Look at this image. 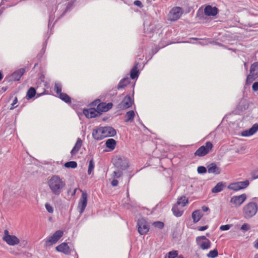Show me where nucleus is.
Listing matches in <instances>:
<instances>
[{
    "mask_svg": "<svg viewBox=\"0 0 258 258\" xmlns=\"http://www.w3.org/2000/svg\"><path fill=\"white\" fill-rule=\"evenodd\" d=\"M48 185L51 192L55 195H59L66 186V182L58 175H54L48 179Z\"/></svg>",
    "mask_w": 258,
    "mask_h": 258,
    "instance_id": "f257e3e1",
    "label": "nucleus"
},
{
    "mask_svg": "<svg viewBox=\"0 0 258 258\" xmlns=\"http://www.w3.org/2000/svg\"><path fill=\"white\" fill-rule=\"evenodd\" d=\"M258 211V205L254 202L245 204L242 209L243 217L245 219H250L255 215Z\"/></svg>",
    "mask_w": 258,
    "mask_h": 258,
    "instance_id": "f03ea898",
    "label": "nucleus"
},
{
    "mask_svg": "<svg viewBox=\"0 0 258 258\" xmlns=\"http://www.w3.org/2000/svg\"><path fill=\"white\" fill-rule=\"evenodd\" d=\"M99 99H97L93 101L92 103V105L96 106V109L98 111L99 115H100L102 112H106L110 109L112 106L113 104L111 102L105 103V102H100Z\"/></svg>",
    "mask_w": 258,
    "mask_h": 258,
    "instance_id": "7ed1b4c3",
    "label": "nucleus"
},
{
    "mask_svg": "<svg viewBox=\"0 0 258 258\" xmlns=\"http://www.w3.org/2000/svg\"><path fill=\"white\" fill-rule=\"evenodd\" d=\"M63 232L62 230H57L55 231L51 236H49L45 239V246H50L55 244L63 236Z\"/></svg>",
    "mask_w": 258,
    "mask_h": 258,
    "instance_id": "20e7f679",
    "label": "nucleus"
},
{
    "mask_svg": "<svg viewBox=\"0 0 258 258\" xmlns=\"http://www.w3.org/2000/svg\"><path fill=\"white\" fill-rule=\"evenodd\" d=\"M213 147V144L210 142H207L205 145L201 146L195 152V156L203 157L207 155Z\"/></svg>",
    "mask_w": 258,
    "mask_h": 258,
    "instance_id": "39448f33",
    "label": "nucleus"
},
{
    "mask_svg": "<svg viewBox=\"0 0 258 258\" xmlns=\"http://www.w3.org/2000/svg\"><path fill=\"white\" fill-rule=\"evenodd\" d=\"M183 11L179 7H173L168 14V20L171 21H175L178 20L183 14Z\"/></svg>",
    "mask_w": 258,
    "mask_h": 258,
    "instance_id": "423d86ee",
    "label": "nucleus"
},
{
    "mask_svg": "<svg viewBox=\"0 0 258 258\" xmlns=\"http://www.w3.org/2000/svg\"><path fill=\"white\" fill-rule=\"evenodd\" d=\"M258 77V62L252 63L250 68V74L247 76L246 84L252 83Z\"/></svg>",
    "mask_w": 258,
    "mask_h": 258,
    "instance_id": "0eeeda50",
    "label": "nucleus"
},
{
    "mask_svg": "<svg viewBox=\"0 0 258 258\" xmlns=\"http://www.w3.org/2000/svg\"><path fill=\"white\" fill-rule=\"evenodd\" d=\"M249 181L248 180H245L243 181H238L230 183L228 186V188L233 191H239L244 189L248 186Z\"/></svg>",
    "mask_w": 258,
    "mask_h": 258,
    "instance_id": "6e6552de",
    "label": "nucleus"
},
{
    "mask_svg": "<svg viewBox=\"0 0 258 258\" xmlns=\"http://www.w3.org/2000/svg\"><path fill=\"white\" fill-rule=\"evenodd\" d=\"M3 239L9 245H15L20 243L19 239L15 235L9 234V231L5 230L4 231V236Z\"/></svg>",
    "mask_w": 258,
    "mask_h": 258,
    "instance_id": "1a4fd4ad",
    "label": "nucleus"
},
{
    "mask_svg": "<svg viewBox=\"0 0 258 258\" xmlns=\"http://www.w3.org/2000/svg\"><path fill=\"white\" fill-rule=\"evenodd\" d=\"M247 196L242 194L238 196H233L230 200V203L235 208L239 207L246 200Z\"/></svg>",
    "mask_w": 258,
    "mask_h": 258,
    "instance_id": "9d476101",
    "label": "nucleus"
},
{
    "mask_svg": "<svg viewBox=\"0 0 258 258\" xmlns=\"http://www.w3.org/2000/svg\"><path fill=\"white\" fill-rule=\"evenodd\" d=\"M196 242L199 247L203 250L208 249L211 247V242L205 236L197 237Z\"/></svg>",
    "mask_w": 258,
    "mask_h": 258,
    "instance_id": "9b49d317",
    "label": "nucleus"
},
{
    "mask_svg": "<svg viewBox=\"0 0 258 258\" xmlns=\"http://www.w3.org/2000/svg\"><path fill=\"white\" fill-rule=\"evenodd\" d=\"M137 227L138 232L141 235L147 233L149 230V226L148 223L144 218H141L138 220Z\"/></svg>",
    "mask_w": 258,
    "mask_h": 258,
    "instance_id": "f8f14e48",
    "label": "nucleus"
},
{
    "mask_svg": "<svg viewBox=\"0 0 258 258\" xmlns=\"http://www.w3.org/2000/svg\"><path fill=\"white\" fill-rule=\"evenodd\" d=\"M88 195L86 191H82L81 197L79 200L78 209L80 213L82 214L87 205Z\"/></svg>",
    "mask_w": 258,
    "mask_h": 258,
    "instance_id": "ddd939ff",
    "label": "nucleus"
},
{
    "mask_svg": "<svg viewBox=\"0 0 258 258\" xmlns=\"http://www.w3.org/2000/svg\"><path fill=\"white\" fill-rule=\"evenodd\" d=\"M134 102V100L131 98L130 95H126L122 101L118 104V107L120 109H126L131 107Z\"/></svg>",
    "mask_w": 258,
    "mask_h": 258,
    "instance_id": "4468645a",
    "label": "nucleus"
},
{
    "mask_svg": "<svg viewBox=\"0 0 258 258\" xmlns=\"http://www.w3.org/2000/svg\"><path fill=\"white\" fill-rule=\"evenodd\" d=\"M83 113L86 117L91 118L100 116L97 109L89 108L83 110Z\"/></svg>",
    "mask_w": 258,
    "mask_h": 258,
    "instance_id": "2eb2a0df",
    "label": "nucleus"
},
{
    "mask_svg": "<svg viewBox=\"0 0 258 258\" xmlns=\"http://www.w3.org/2000/svg\"><path fill=\"white\" fill-rule=\"evenodd\" d=\"M55 249L56 251L67 255L69 254L71 252L70 248L66 242H63L58 245Z\"/></svg>",
    "mask_w": 258,
    "mask_h": 258,
    "instance_id": "dca6fc26",
    "label": "nucleus"
},
{
    "mask_svg": "<svg viewBox=\"0 0 258 258\" xmlns=\"http://www.w3.org/2000/svg\"><path fill=\"white\" fill-rule=\"evenodd\" d=\"M92 136L93 138L96 140H101L105 138V135L104 134L102 127L93 130Z\"/></svg>",
    "mask_w": 258,
    "mask_h": 258,
    "instance_id": "f3484780",
    "label": "nucleus"
},
{
    "mask_svg": "<svg viewBox=\"0 0 258 258\" xmlns=\"http://www.w3.org/2000/svg\"><path fill=\"white\" fill-rule=\"evenodd\" d=\"M218 13V9L211 6H207L204 9V14L208 16H215Z\"/></svg>",
    "mask_w": 258,
    "mask_h": 258,
    "instance_id": "a211bd4d",
    "label": "nucleus"
},
{
    "mask_svg": "<svg viewBox=\"0 0 258 258\" xmlns=\"http://www.w3.org/2000/svg\"><path fill=\"white\" fill-rule=\"evenodd\" d=\"M258 131V124L255 123L247 130L243 131L241 135L243 137H249L254 135Z\"/></svg>",
    "mask_w": 258,
    "mask_h": 258,
    "instance_id": "6ab92c4d",
    "label": "nucleus"
},
{
    "mask_svg": "<svg viewBox=\"0 0 258 258\" xmlns=\"http://www.w3.org/2000/svg\"><path fill=\"white\" fill-rule=\"evenodd\" d=\"M105 135V138L108 137H113L116 135V131L112 127L105 126L102 127Z\"/></svg>",
    "mask_w": 258,
    "mask_h": 258,
    "instance_id": "aec40b11",
    "label": "nucleus"
},
{
    "mask_svg": "<svg viewBox=\"0 0 258 258\" xmlns=\"http://www.w3.org/2000/svg\"><path fill=\"white\" fill-rule=\"evenodd\" d=\"M139 66V63L137 62L131 69L130 72V77L132 79H135L138 77L139 75V71L138 70Z\"/></svg>",
    "mask_w": 258,
    "mask_h": 258,
    "instance_id": "412c9836",
    "label": "nucleus"
},
{
    "mask_svg": "<svg viewBox=\"0 0 258 258\" xmlns=\"http://www.w3.org/2000/svg\"><path fill=\"white\" fill-rule=\"evenodd\" d=\"M208 171L209 173L219 174L221 170L215 163H211L208 166Z\"/></svg>",
    "mask_w": 258,
    "mask_h": 258,
    "instance_id": "4be33fe9",
    "label": "nucleus"
},
{
    "mask_svg": "<svg viewBox=\"0 0 258 258\" xmlns=\"http://www.w3.org/2000/svg\"><path fill=\"white\" fill-rule=\"evenodd\" d=\"M82 140L80 138H78L75 144V146L72 149L71 154L72 156L76 154V153L79 151L81 146H82Z\"/></svg>",
    "mask_w": 258,
    "mask_h": 258,
    "instance_id": "5701e85b",
    "label": "nucleus"
},
{
    "mask_svg": "<svg viewBox=\"0 0 258 258\" xmlns=\"http://www.w3.org/2000/svg\"><path fill=\"white\" fill-rule=\"evenodd\" d=\"M25 72L24 69H21L15 72L12 75V78L14 81H19Z\"/></svg>",
    "mask_w": 258,
    "mask_h": 258,
    "instance_id": "b1692460",
    "label": "nucleus"
},
{
    "mask_svg": "<svg viewBox=\"0 0 258 258\" xmlns=\"http://www.w3.org/2000/svg\"><path fill=\"white\" fill-rule=\"evenodd\" d=\"M130 83V82L128 78H124L120 81L117 85V88L118 90L122 89L127 86Z\"/></svg>",
    "mask_w": 258,
    "mask_h": 258,
    "instance_id": "393cba45",
    "label": "nucleus"
},
{
    "mask_svg": "<svg viewBox=\"0 0 258 258\" xmlns=\"http://www.w3.org/2000/svg\"><path fill=\"white\" fill-rule=\"evenodd\" d=\"M135 116V113L133 110H130L127 111L125 114V119L124 121L126 122H132L134 120V117Z\"/></svg>",
    "mask_w": 258,
    "mask_h": 258,
    "instance_id": "a878e982",
    "label": "nucleus"
},
{
    "mask_svg": "<svg viewBox=\"0 0 258 258\" xmlns=\"http://www.w3.org/2000/svg\"><path fill=\"white\" fill-rule=\"evenodd\" d=\"M194 223L198 222L202 218V215L200 210L194 211L191 215Z\"/></svg>",
    "mask_w": 258,
    "mask_h": 258,
    "instance_id": "bb28decb",
    "label": "nucleus"
},
{
    "mask_svg": "<svg viewBox=\"0 0 258 258\" xmlns=\"http://www.w3.org/2000/svg\"><path fill=\"white\" fill-rule=\"evenodd\" d=\"M188 203V199L185 196H181L178 199L176 204L177 205H181L182 207L186 206Z\"/></svg>",
    "mask_w": 258,
    "mask_h": 258,
    "instance_id": "cd10ccee",
    "label": "nucleus"
},
{
    "mask_svg": "<svg viewBox=\"0 0 258 258\" xmlns=\"http://www.w3.org/2000/svg\"><path fill=\"white\" fill-rule=\"evenodd\" d=\"M177 205H175L172 208V211L176 217H180L183 214V210L180 209Z\"/></svg>",
    "mask_w": 258,
    "mask_h": 258,
    "instance_id": "c85d7f7f",
    "label": "nucleus"
},
{
    "mask_svg": "<svg viewBox=\"0 0 258 258\" xmlns=\"http://www.w3.org/2000/svg\"><path fill=\"white\" fill-rule=\"evenodd\" d=\"M105 145L108 148L113 150L116 146V141L113 139H109L106 141Z\"/></svg>",
    "mask_w": 258,
    "mask_h": 258,
    "instance_id": "c756f323",
    "label": "nucleus"
},
{
    "mask_svg": "<svg viewBox=\"0 0 258 258\" xmlns=\"http://www.w3.org/2000/svg\"><path fill=\"white\" fill-rule=\"evenodd\" d=\"M224 186L222 182H219L212 188V192L213 193L219 192L223 189Z\"/></svg>",
    "mask_w": 258,
    "mask_h": 258,
    "instance_id": "7c9ffc66",
    "label": "nucleus"
},
{
    "mask_svg": "<svg viewBox=\"0 0 258 258\" xmlns=\"http://www.w3.org/2000/svg\"><path fill=\"white\" fill-rule=\"evenodd\" d=\"M58 96L59 98L66 103H70L71 102V97L66 93H62L60 94Z\"/></svg>",
    "mask_w": 258,
    "mask_h": 258,
    "instance_id": "2f4dec72",
    "label": "nucleus"
},
{
    "mask_svg": "<svg viewBox=\"0 0 258 258\" xmlns=\"http://www.w3.org/2000/svg\"><path fill=\"white\" fill-rule=\"evenodd\" d=\"M35 94L36 90L35 88L33 87H31L28 89L27 92L26 97L27 99H30L33 98L35 96Z\"/></svg>",
    "mask_w": 258,
    "mask_h": 258,
    "instance_id": "473e14b6",
    "label": "nucleus"
},
{
    "mask_svg": "<svg viewBox=\"0 0 258 258\" xmlns=\"http://www.w3.org/2000/svg\"><path fill=\"white\" fill-rule=\"evenodd\" d=\"M218 255V252L216 249L210 250L208 253L207 254V256L209 258H215Z\"/></svg>",
    "mask_w": 258,
    "mask_h": 258,
    "instance_id": "72a5a7b5",
    "label": "nucleus"
},
{
    "mask_svg": "<svg viewBox=\"0 0 258 258\" xmlns=\"http://www.w3.org/2000/svg\"><path fill=\"white\" fill-rule=\"evenodd\" d=\"M178 256V251L177 250H172L169 251L165 258H176Z\"/></svg>",
    "mask_w": 258,
    "mask_h": 258,
    "instance_id": "f704fd0d",
    "label": "nucleus"
},
{
    "mask_svg": "<svg viewBox=\"0 0 258 258\" xmlns=\"http://www.w3.org/2000/svg\"><path fill=\"white\" fill-rule=\"evenodd\" d=\"M64 166L67 168H75L77 166V163L75 161H69L65 163Z\"/></svg>",
    "mask_w": 258,
    "mask_h": 258,
    "instance_id": "c9c22d12",
    "label": "nucleus"
},
{
    "mask_svg": "<svg viewBox=\"0 0 258 258\" xmlns=\"http://www.w3.org/2000/svg\"><path fill=\"white\" fill-rule=\"evenodd\" d=\"M54 91L55 93L59 95L61 92V85L59 83H56L54 85Z\"/></svg>",
    "mask_w": 258,
    "mask_h": 258,
    "instance_id": "e433bc0d",
    "label": "nucleus"
},
{
    "mask_svg": "<svg viewBox=\"0 0 258 258\" xmlns=\"http://www.w3.org/2000/svg\"><path fill=\"white\" fill-rule=\"evenodd\" d=\"M94 161L93 159H91L89 161V167H88V174H90L94 168Z\"/></svg>",
    "mask_w": 258,
    "mask_h": 258,
    "instance_id": "4c0bfd02",
    "label": "nucleus"
},
{
    "mask_svg": "<svg viewBox=\"0 0 258 258\" xmlns=\"http://www.w3.org/2000/svg\"><path fill=\"white\" fill-rule=\"evenodd\" d=\"M232 226V224L223 225L220 226L219 229L221 231H226L229 230Z\"/></svg>",
    "mask_w": 258,
    "mask_h": 258,
    "instance_id": "58836bf2",
    "label": "nucleus"
},
{
    "mask_svg": "<svg viewBox=\"0 0 258 258\" xmlns=\"http://www.w3.org/2000/svg\"><path fill=\"white\" fill-rule=\"evenodd\" d=\"M18 103V98L17 97H15L13 101V102L11 104V106L10 108V109H14V108H16L17 107V105H16Z\"/></svg>",
    "mask_w": 258,
    "mask_h": 258,
    "instance_id": "ea45409f",
    "label": "nucleus"
},
{
    "mask_svg": "<svg viewBox=\"0 0 258 258\" xmlns=\"http://www.w3.org/2000/svg\"><path fill=\"white\" fill-rule=\"evenodd\" d=\"M153 225L155 227H158L159 229H162L164 227V223L162 222L157 221L154 222Z\"/></svg>",
    "mask_w": 258,
    "mask_h": 258,
    "instance_id": "a19ab883",
    "label": "nucleus"
},
{
    "mask_svg": "<svg viewBox=\"0 0 258 258\" xmlns=\"http://www.w3.org/2000/svg\"><path fill=\"white\" fill-rule=\"evenodd\" d=\"M45 207L48 213H52L53 212V208L50 204L46 203L45 205Z\"/></svg>",
    "mask_w": 258,
    "mask_h": 258,
    "instance_id": "79ce46f5",
    "label": "nucleus"
},
{
    "mask_svg": "<svg viewBox=\"0 0 258 258\" xmlns=\"http://www.w3.org/2000/svg\"><path fill=\"white\" fill-rule=\"evenodd\" d=\"M198 172L199 173H205L206 172V168L204 166H199L197 169Z\"/></svg>",
    "mask_w": 258,
    "mask_h": 258,
    "instance_id": "37998d69",
    "label": "nucleus"
},
{
    "mask_svg": "<svg viewBox=\"0 0 258 258\" xmlns=\"http://www.w3.org/2000/svg\"><path fill=\"white\" fill-rule=\"evenodd\" d=\"M250 227L249 225L246 223L242 224L241 226V230L243 231H247L250 229Z\"/></svg>",
    "mask_w": 258,
    "mask_h": 258,
    "instance_id": "c03bdc74",
    "label": "nucleus"
},
{
    "mask_svg": "<svg viewBox=\"0 0 258 258\" xmlns=\"http://www.w3.org/2000/svg\"><path fill=\"white\" fill-rule=\"evenodd\" d=\"M113 174L114 177L116 178H119L122 175V173L121 171H114Z\"/></svg>",
    "mask_w": 258,
    "mask_h": 258,
    "instance_id": "a18cd8bd",
    "label": "nucleus"
},
{
    "mask_svg": "<svg viewBox=\"0 0 258 258\" xmlns=\"http://www.w3.org/2000/svg\"><path fill=\"white\" fill-rule=\"evenodd\" d=\"M134 4L137 6H138L140 8H142L143 7L141 2L138 0L135 1L134 2Z\"/></svg>",
    "mask_w": 258,
    "mask_h": 258,
    "instance_id": "49530a36",
    "label": "nucleus"
},
{
    "mask_svg": "<svg viewBox=\"0 0 258 258\" xmlns=\"http://www.w3.org/2000/svg\"><path fill=\"white\" fill-rule=\"evenodd\" d=\"M252 90L254 91L258 90V82H255L253 84L252 86Z\"/></svg>",
    "mask_w": 258,
    "mask_h": 258,
    "instance_id": "de8ad7c7",
    "label": "nucleus"
},
{
    "mask_svg": "<svg viewBox=\"0 0 258 258\" xmlns=\"http://www.w3.org/2000/svg\"><path fill=\"white\" fill-rule=\"evenodd\" d=\"M252 176L253 179L258 178V170H255L252 173Z\"/></svg>",
    "mask_w": 258,
    "mask_h": 258,
    "instance_id": "09e8293b",
    "label": "nucleus"
},
{
    "mask_svg": "<svg viewBox=\"0 0 258 258\" xmlns=\"http://www.w3.org/2000/svg\"><path fill=\"white\" fill-rule=\"evenodd\" d=\"M208 228V225H205V226H201V227H198V230L200 231H202L206 230Z\"/></svg>",
    "mask_w": 258,
    "mask_h": 258,
    "instance_id": "8fccbe9b",
    "label": "nucleus"
},
{
    "mask_svg": "<svg viewBox=\"0 0 258 258\" xmlns=\"http://www.w3.org/2000/svg\"><path fill=\"white\" fill-rule=\"evenodd\" d=\"M118 182L116 179H113L111 182V185L113 186H116L118 185Z\"/></svg>",
    "mask_w": 258,
    "mask_h": 258,
    "instance_id": "3c124183",
    "label": "nucleus"
},
{
    "mask_svg": "<svg viewBox=\"0 0 258 258\" xmlns=\"http://www.w3.org/2000/svg\"><path fill=\"white\" fill-rule=\"evenodd\" d=\"M202 209L203 210V212H207L208 211H209V208L206 206H203L202 207Z\"/></svg>",
    "mask_w": 258,
    "mask_h": 258,
    "instance_id": "603ef678",
    "label": "nucleus"
},
{
    "mask_svg": "<svg viewBox=\"0 0 258 258\" xmlns=\"http://www.w3.org/2000/svg\"><path fill=\"white\" fill-rule=\"evenodd\" d=\"M254 247L258 249V238L255 241Z\"/></svg>",
    "mask_w": 258,
    "mask_h": 258,
    "instance_id": "864d4df0",
    "label": "nucleus"
},
{
    "mask_svg": "<svg viewBox=\"0 0 258 258\" xmlns=\"http://www.w3.org/2000/svg\"><path fill=\"white\" fill-rule=\"evenodd\" d=\"M78 189L77 188H75L72 192V196L74 197L76 195V191Z\"/></svg>",
    "mask_w": 258,
    "mask_h": 258,
    "instance_id": "5fc2aeb1",
    "label": "nucleus"
},
{
    "mask_svg": "<svg viewBox=\"0 0 258 258\" xmlns=\"http://www.w3.org/2000/svg\"><path fill=\"white\" fill-rule=\"evenodd\" d=\"M176 257H177V258H184L183 256L182 255H181V254H180V255H178V256Z\"/></svg>",
    "mask_w": 258,
    "mask_h": 258,
    "instance_id": "6e6d98bb",
    "label": "nucleus"
},
{
    "mask_svg": "<svg viewBox=\"0 0 258 258\" xmlns=\"http://www.w3.org/2000/svg\"><path fill=\"white\" fill-rule=\"evenodd\" d=\"M3 75H2V74L1 73V72H0V81L2 80V79H3Z\"/></svg>",
    "mask_w": 258,
    "mask_h": 258,
    "instance_id": "4d7b16f0",
    "label": "nucleus"
},
{
    "mask_svg": "<svg viewBox=\"0 0 258 258\" xmlns=\"http://www.w3.org/2000/svg\"><path fill=\"white\" fill-rule=\"evenodd\" d=\"M253 258H258V253L255 254Z\"/></svg>",
    "mask_w": 258,
    "mask_h": 258,
    "instance_id": "13d9d810",
    "label": "nucleus"
},
{
    "mask_svg": "<svg viewBox=\"0 0 258 258\" xmlns=\"http://www.w3.org/2000/svg\"><path fill=\"white\" fill-rule=\"evenodd\" d=\"M192 39H194V40H197L198 39V38H192Z\"/></svg>",
    "mask_w": 258,
    "mask_h": 258,
    "instance_id": "bf43d9fd",
    "label": "nucleus"
},
{
    "mask_svg": "<svg viewBox=\"0 0 258 258\" xmlns=\"http://www.w3.org/2000/svg\"><path fill=\"white\" fill-rule=\"evenodd\" d=\"M244 65L245 66H246V63L245 62L244 63Z\"/></svg>",
    "mask_w": 258,
    "mask_h": 258,
    "instance_id": "052dcab7",
    "label": "nucleus"
}]
</instances>
